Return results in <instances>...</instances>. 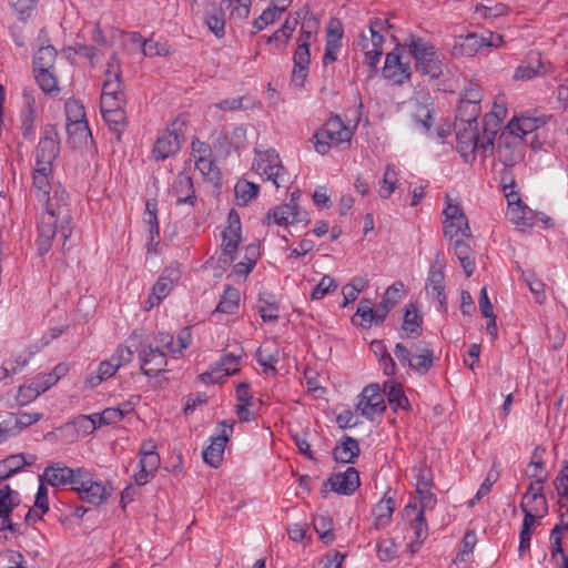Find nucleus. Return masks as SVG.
Wrapping results in <instances>:
<instances>
[{
    "mask_svg": "<svg viewBox=\"0 0 568 568\" xmlns=\"http://www.w3.org/2000/svg\"><path fill=\"white\" fill-rule=\"evenodd\" d=\"M506 115L505 98L498 97L494 102L491 111L483 118L481 126L476 121L469 132L467 129H464V162H473L477 154L486 159L493 153L498 125Z\"/></svg>",
    "mask_w": 568,
    "mask_h": 568,
    "instance_id": "f257e3e1",
    "label": "nucleus"
},
{
    "mask_svg": "<svg viewBox=\"0 0 568 568\" xmlns=\"http://www.w3.org/2000/svg\"><path fill=\"white\" fill-rule=\"evenodd\" d=\"M408 55L416 62V71L432 80L438 79L443 72L442 61L437 55L435 47L427 40L419 37H410L406 41Z\"/></svg>",
    "mask_w": 568,
    "mask_h": 568,
    "instance_id": "f03ea898",
    "label": "nucleus"
},
{
    "mask_svg": "<svg viewBox=\"0 0 568 568\" xmlns=\"http://www.w3.org/2000/svg\"><path fill=\"white\" fill-rule=\"evenodd\" d=\"M125 93L122 81V70L115 53L112 54L104 72L100 106L115 108L124 106Z\"/></svg>",
    "mask_w": 568,
    "mask_h": 568,
    "instance_id": "7ed1b4c3",
    "label": "nucleus"
},
{
    "mask_svg": "<svg viewBox=\"0 0 568 568\" xmlns=\"http://www.w3.org/2000/svg\"><path fill=\"white\" fill-rule=\"evenodd\" d=\"M255 159L252 169L261 176H265L277 189L290 182V174L283 166L278 153L274 149L260 150L255 148Z\"/></svg>",
    "mask_w": 568,
    "mask_h": 568,
    "instance_id": "20e7f679",
    "label": "nucleus"
},
{
    "mask_svg": "<svg viewBox=\"0 0 568 568\" xmlns=\"http://www.w3.org/2000/svg\"><path fill=\"white\" fill-rule=\"evenodd\" d=\"M186 124L185 121L176 118L162 130L154 142L152 149V158L155 161H164L170 156L175 155L184 141Z\"/></svg>",
    "mask_w": 568,
    "mask_h": 568,
    "instance_id": "39448f33",
    "label": "nucleus"
},
{
    "mask_svg": "<svg viewBox=\"0 0 568 568\" xmlns=\"http://www.w3.org/2000/svg\"><path fill=\"white\" fill-rule=\"evenodd\" d=\"M352 131L344 124L339 116L329 118L314 135V148L317 153L324 155L332 146L349 142Z\"/></svg>",
    "mask_w": 568,
    "mask_h": 568,
    "instance_id": "423d86ee",
    "label": "nucleus"
},
{
    "mask_svg": "<svg viewBox=\"0 0 568 568\" xmlns=\"http://www.w3.org/2000/svg\"><path fill=\"white\" fill-rule=\"evenodd\" d=\"M406 42L396 45L385 57L383 77L394 85H403L410 80L412 67Z\"/></svg>",
    "mask_w": 568,
    "mask_h": 568,
    "instance_id": "0eeeda50",
    "label": "nucleus"
},
{
    "mask_svg": "<svg viewBox=\"0 0 568 568\" xmlns=\"http://www.w3.org/2000/svg\"><path fill=\"white\" fill-rule=\"evenodd\" d=\"M314 31L306 29L305 24L302 26L297 39V48L293 55V71L291 82L296 88H302L308 74V65L311 62L310 45L313 39Z\"/></svg>",
    "mask_w": 568,
    "mask_h": 568,
    "instance_id": "6e6552de",
    "label": "nucleus"
},
{
    "mask_svg": "<svg viewBox=\"0 0 568 568\" xmlns=\"http://www.w3.org/2000/svg\"><path fill=\"white\" fill-rule=\"evenodd\" d=\"M394 353L400 364H407L419 374H426L435 359L434 351L427 345L416 346L410 353L402 343H397Z\"/></svg>",
    "mask_w": 568,
    "mask_h": 568,
    "instance_id": "1a4fd4ad",
    "label": "nucleus"
},
{
    "mask_svg": "<svg viewBox=\"0 0 568 568\" xmlns=\"http://www.w3.org/2000/svg\"><path fill=\"white\" fill-rule=\"evenodd\" d=\"M443 231L445 239L454 246L456 256L462 261L459 247L462 245V209L454 204L449 194L446 195V206L443 210Z\"/></svg>",
    "mask_w": 568,
    "mask_h": 568,
    "instance_id": "9d476101",
    "label": "nucleus"
},
{
    "mask_svg": "<svg viewBox=\"0 0 568 568\" xmlns=\"http://www.w3.org/2000/svg\"><path fill=\"white\" fill-rule=\"evenodd\" d=\"M60 151L59 133L54 125L45 126L36 148V165L53 169V162Z\"/></svg>",
    "mask_w": 568,
    "mask_h": 568,
    "instance_id": "9b49d317",
    "label": "nucleus"
},
{
    "mask_svg": "<svg viewBox=\"0 0 568 568\" xmlns=\"http://www.w3.org/2000/svg\"><path fill=\"white\" fill-rule=\"evenodd\" d=\"M72 489L79 495V497L92 505H100L108 499L109 493L104 485L100 481L92 479V476L83 468L81 476L75 480V486Z\"/></svg>",
    "mask_w": 568,
    "mask_h": 568,
    "instance_id": "f8f14e48",
    "label": "nucleus"
},
{
    "mask_svg": "<svg viewBox=\"0 0 568 568\" xmlns=\"http://www.w3.org/2000/svg\"><path fill=\"white\" fill-rule=\"evenodd\" d=\"M138 356L140 359L141 372L149 376H158L165 371L168 365L166 354L160 348V346H153L151 344H142Z\"/></svg>",
    "mask_w": 568,
    "mask_h": 568,
    "instance_id": "ddd939ff",
    "label": "nucleus"
},
{
    "mask_svg": "<svg viewBox=\"0 0 568 568\" xmlns=\"http://www.w3.org/2000/svg\"><path fill=\"white\" fill-rule=\"evenodd\" d=\"M386 409L384 393L378 384H369L362 390L356 410L362 416L373 419L375 415L382 414Z\"/></svg>",
    "mask_w": 568,
    "mask_h": 568,
    "instance_id": "4468645a",
    "label": "nucleus"
},
{
    "mask_svg": "<svg viewBox=\"0 0 568 568\" xmlns=\"http://www.w3.org/2000/svg\"><path fill=\"white\" fill-rule=\"evenodd\" d=\"M555 71L550 61L541 58L540 53H530L526 60L515 70L513 79L515 81H529L536 77H544Z\"/></svg>",
    "mask_w": 568,
    "mask_h": 568,
    "instance_id": "2eb2a0df",
    "label": "nucleus"
},
{
    "mask_svg": "<svg viewBox=\"0 0 568 568\" xmlns=\"http://www.w3.org/2000/svg\"><path fill=\"white\" fill-rule=\"evenodd\" d=\"M82 468L72 469L62 463H51L48 465L42 475L39 476V481L48 484L52 487L65 486L68 484L75 486V480L81 476Z\"/></svg>",
    "mask_w": 568,
    "mask_h": 568,
    "instance_id": "dca6fc26",
    "label": "nucleus"
},
{
    "mask_svg": "<svg viewBox=\"0 0 568 568\" xmlns=\"http://www.w3.org/2000/svg\"><path fill=\"white\" fill-rule=\"evenodd\" d=\"M361 485L359 474L354 467H348L344 473L333 474L323 485L321 490L323 497L328 494L327 486L331 490L341 495H352Z\"/></svg>",
    "mask_w": 568,
    "mask_h": 568,
    "instance_id": "f3484780",
    "label": "nucleus"
},
{
    "mask_svg": "<svg viewBox=\"0 0 568 568\" xmlns=\"http://www.w3.org/2000/svg\"><path fill=\"white\" fill-rule=\"evenodd\" d=\"M503 36L485 30L481 33L464 34V55L474 57L485 48H498L503 44Z\"/></svg>",
    "mask_w": 568,
    "mask_h": 568,
    "instance_id": "a211bd4d",
    "label": "nucleus"
},
{
    "mask_svg": "<svg viewBox=\"0 0 568 568\" xmlns=\"http://www.w3.org/2000/svg\"><path fill=\"white\" fill-rule=\"evenodd\" d=\"M37 120V99L33 90L24 89L22 92V109L20 114V130L24 139L34 136Z\"/></svg>",
    "mask_w": 568,
    "mask_h": 568,
    "instance_id": "6ab92c4d",
    "label": "nucleus"
},
{
    "mask_svg": "<svg viewBox=\"0 0 568 568\" xmlns=\"http://www.w3.org/2000/svg\"><path fill=\"white\" fill-rule=\"evenodd\" d=\"M481 89L477 82H469V85L464 88V123H467L468 131L473 129L476 120L481 114Z\"/></svg>",
    "mask_w": 568,
    "mask_h": 568,
    "instance_id": "aec40b11",
    "label": "nucleus"
},
{
    "mask_svg": "<svg viewBox=\"0 0 568 568\" xmlns=\"http://www.w3.org/2000/svg\"><path fill=\"white\" fill-rule=\"evenodd\" d=\"M221 429L216 436L211 437V444L203 450V460L211 467H219L224 455L225 446L229 440V432H232V424L220 423Z\"/></svg>",
    "mask_w": 568,
    "mask_h": 568,
    "instance_id": "412c9836",
    "label": "nucleus"
},
{
    "mask_svg": "<svg viewBox=\"0 0 568 568\" xmlns=\"http://www.w3.org/2000/svg\"><path fill=\"white\" fill-rule=\"evenodd\" d=\"M240 355L233 353L225 354L221 357L209 372L201 375V379L205 384L220 383L224 377L233 375L240 369Z\"/></svg>",
    "mask_w": 568,
    "mask_h": 568,
    "instance_id": "4be33fe9",
    "label": "nucleus"
},
{
    "mask_svg": "<svg viewBox=\"0 0 568 568\" xmlns=\"http://www.w3.org/2000/svg\"><path fill=\"white\" fill-rule=\"evenodd\" d=\"M57 233V217L53 210H45L38 224L37 251L42 256L49 252Z\"/></svg>",
    "mask_w": 568,
    "mask_h": 568,
    "instance_id": "5701e85b",
    "label": "nucleus"
},
{
    "mask_svg": "<svg viewBox=\"0 0 568 568\" xmlns=\"http://www.w3.org/2000/svg\"><path fill=\"white\" fill-rule=\"evenodd\" d=\"M53 169L48 166L34 165L32 174V186L36 193V197L39 202L43 203L45 210H53L54 205L51 203L50 192L51 183L50 178L52 176Z\"/></svg>",
    "mask_w": 568,
    "mask_h": 568,
    "instance_id": "b1692460",
    "label": "nucleus"
},
{
    "mask_svg": "<svg viewBox=\"0 0 568 568\" xmlns=\"http://www.w3.org/2000/svg\"><path fill=\"white\" fill-rule=\"evenodd\" d=\"M444 280L443 266L439 261L436 260L429 266L425 290L432 300L438 302L440 308L446 305Z\"/></svg>",
    "mask_w": 568,
    "mask_h": 568,
    "instance_id": "393cba45",
    "label": "nucleus"
},
{
    "mask_svg": "<svg viewBox=\"0 0 568 568\" xmlns=\"http://www.w3.org/2000/svg\"><path fill=\"white\" fill-rule=\"evenodd\" d=\"M20 504V495L11 489L9 485H0V518L2 520V529L11 531L17 530V525L12 523L10 515Z\"/></svg>",
    "mask_w": 568,
    "mask_h": 568,
    "instance_id": "a878e982",
    "label": "nucleus"
},
{
    "mask_svg": "<svg viewBox=\"0 0 568 568\" xmlns=\"http://www.w3.org/2000/svg\"><path fill=\"white\" fill-rule=\"evenodd\" d=\"M170 193L175 197V204H190L191 206L195 205L196 195L193 186V181L190 175L186 173H179L175 180L172 183L170 189Z\"/></svg>",
    "mask_w": 568,
    "mask_h": 568,
    "instance_id": "bb28decb",
    "label": "nucleus"
},
{
    "mask_svg": "<svg viewBox=\"0 0 568 568\" xmlns=\"http://www.w3.org/2000/svg\"><path fill=\"white\" fill-rule=\"evenodd\" d=\"M297 204H295L293 201L276 205L267 211L263 220V223L266 224L267 226L272 224L278 226L294 224L297 222Z\"/></svg>",
    "mask_w": 568,
    "mask_h": 568,
    "instance_id": "cd10ccee",
    "label": "nucleus"
},
{
    "mask_svg": "<svg viewBox=\"0 0 568 568\" xmlns=\"http://www.w3.org/2000/svg\"><path fill=\"white\" fill-rule=\"evenodd\" d=\"M404 516L409 519V526L415 536V540L410 542V548L415 551V547L420 546L428 536L425 516L423 515V510H417L416 504L407 505L404 508Z\"/></svg>",
    "mask_w": 568,
    "mask_h": 568,
    "instance_id": "c85d7f7f",
    "label": "nucleus"
},
{
    "mask_svg": "<svg viewBox=\"0 0 568 568\" xmlns=\"http://www.w3.org/2000/svg\"><path fill=\"white\" fill-rule=\"evenodd\" d=\"M143 222L149 227L150 241L146 244L149 253H155V247L160 243V226L158 220V201L149 199L145 202V210L143 212Z\"/></svg>",
    "mask_w": 568,
    "mask_h": 568,
    "instance_id": "c756f323",
    "label": "nucleus"
},
{
    "mask_svg": "<svg viewBox=\"0 0 568 568\" xmlns=\"http://www.w3.org/2000/svg\"><path fill=\"white\" fill-rule=\"evenodd\" d=\"M34 454L11 455L0 460V481L8 479L19 473L24 466H31L36 463Z\"/></svg>",
    "mask_w": 568,
    "mask_h": 568,
    "instance_id": "7c9ffc66",
    "label": "nucleus"
},
{
    "mask_svg": "<svg viewBox=\"0 0 568 568\" xmlns=\"http://www.w3.org/2000/svg\"><path fill=\"white\" fill-rule=\"evenodd\" d=\"M545 123L546 122L542 118L520 115L518 118H513L508 122L507 130L515 136L524 138L525 135L544 126Z\"/></svg>",
    "mask_w": 568,
    "mask_h": 568,
    "instance_id": "2f4dec72",
    "label": "nucleus"
},
{
    "mask_svg": "<svg viewBox=\"0 0 568 568\" xmlns=\"http://www.w3.org/2000/svg\"><path fill=\"white\" fill-rule=\"evenodd\" d=\"M423 315L420 314L417 306L413 303L405 307V314L403 318V336L406 338H417L422 335L423 328Z\"/></svg>",
    "mask_w": 568,
    "mask_h": 568,
    "instance_id": "473e14b6",
    "label": "nucleus"
},
{
    "mask_svg": "<svg viewBox=\"0 0 568 568\" xmlns=\"http://www.w3.org/2000/svg\"><path fill=\"white\" fill-rule=\"evenodd\" d=\"M160 346L166 349L172 355L182 353L191 343V331L185 327L176 337V339L169 333H160L155 337Z\"/></svg>",
    "mask_w": 568,
    "mask_h": 568,
    "instance_id": "72a5a7b5",
    "label": "nucleus"
},
{
    "mask_svg": "<svg viewBox=\"0 0 568 568\" xmlns=\"http://www.w3.org/2000/svg\"><path fill=\"white\" fill-rule=\"evenodd\" d=\"M359 452L358 442L351 436H344L333 449V457L337 463L354 464Z\"/></svg>",
    "mask_w": 568,
    "mask_h": 568,
    "instance_id": "f704fd0d",
    "label": "nucleus"
},
{
    "mask_svg": "<svg viewBox=\"0 0 568 568\" xmlns=\"http://www.w3.org/2000/svg\"><path fill=\"white\" fill-rule=\"evenodd\" d=\"M241 242V231L225 229L222 233L221 256L219 263L230 264Z\"/></svg>",
    "mask_w": 568,
    "mask_h": 568,
    "instance_id": "c9c22d12",
    "label": "nucleus"
},
{
    "mask_svg": "<svg viewBox=\"0 0 568 568\" xmlns=\"http://www.w3.org/2000/svg\"><path fill=\"white\" fill-rule=\"evenodd\" d=\"M102 116L110 130L115 134L118 141L125 128V112L123 106L103 108L101 106Z\"/></svg>",
    "mask_w": 568,
    "mask_h": 568,
    "instance_id": "e433bc0d",
    "label": "nucleus"
},
{
    "mask_svg": "<svg viewBox=\"0 0 568 568\" xmlns=\"http://www.w3.org/2000/svg\"><path fill=\"white\" fill-rule=\"evenodd\" d=\"M160 466V456L158 454H145L140 457L139 471L134 474V480L139 486L149 481Z\"/></svg>",
    "mask_w": 568,
    "mask_h": 568,
    "instance_id": "4c0bfd02",
    "label": "nucleus"
},
{
    "mask_svg": "<svg viewBox=\"0 0 568 568\" xmlns=\"http://www.w3.org/2000/svg\"><path fill=\"white\" fill-rule=\"evenodd\" d=\"M395 510L393 497L385 495L373 508V516L376 528L385 527L389 524Z\"/></svg>",
    "mask_w": 568,
    "mask_h": 568,
    "instance_id": "58836bf2",
    "label": "nucleus"
},
{
    "mask_svg": "<svg viewBox=\"0 0 568 568\" xmlns=\"http://www.w3.org/2000/svg\"><path fill=\"white\" fill-rule=\"evenodd\" d=\"M173 280L168 276H161L152 288V293L145 302L144 310L149 311L158 306L171 292Z\"/></svg>",
    "mask_w": 568,
    "mask_h": 568,
    "instance_id": "ea45409f",
    "label": "nucleus"
},
{
    "mask_svg": "<svg viewBox=\"0 0 568 568\" xmlns=\"http://www.w3.org/2000/svg\"><path fill=\"white\" fill-rule=\"evenodd\" d=\"M509 221L515 224L519 230L525 231L535 224V213L525 203L519 207H513L507 211Z\"/></svg>",
    "mask_w": 568,
    "mask_h": 568,
    "instance_id": "a19ab883",
    "label": "nucleus"
},
{
    "mask_svg": "<svg viewBox=\"0 0 568 568\" xmlns=\"http://www.w3.org/2000/svg\"><path fill=\"white\" fill-rule=\"evenodd\" d=\"M252 0H222L221 7L229 11L231 21L237 22L248 18Z\"/></svg>",
    "mask_w": 568,
    "mask_h": 568,
    "instance_id": "79ce46f5",
    "label": "nucleus"
},
{
    "mask_svg": "<svg viewBox=\"0 0 568 568\" xmlns=\"http://www.w3.org/2000/svg\"><path fill=\"white\" fill-rule=\"evenodd\" d=\"M49 511L48 489L45 484L40 483L36 495L33 507L29 509L26 519L40 520Z\"/></svg>",
    "mask_w": 568,
    "mask_h": 568,
    "instance_id": "37998d69",
    "label": "nucleus"
},
{
    "mask_svg": "<svg viewBox=\"0 0 568 568\" xmlns=\"http://www.w3.org/2000/svg\"><path fill=\"white\" fill-rule=\"evenodd\" d=\"M57 57L58 52L52 45L41 47L33 58L34 72L53 70Z\"/></svg>",
    "mask_w": 568,
    "mask_h": 568,
    "instance_id": "c03bdc74",
    "label": "nucleus"
},
{
    "mask_svg": "<svg viewBox=\"0 0 568 568\" xmlns=\"http://www.w3.org/2000/svg\"><path fill=\"white\" fill-rule=\"evenodd\" d=\"M387 394L388 403L393 407L394 410L407 409L409 406L408 399L404 394L400 385L394 383L393 381H387L384 383V392Z\"/></svg>",
    "mask_w": 568,
    "mask_h": 568,
    "instance_id": "a18cd8bd",
    "label": "nucleus"
},
{
    "mask_svg": "<svg viewBox=\"0 0 568 568\" xmlns=\"http://www.w3.org/2000/svg\"><path fill=\"white\" fill-rule=\"evenodd\" d=\"M240 292L237 288L226 286L224 293L215 308L217 313L235 314L239 310Z\"/></svg>",
    "mask_w": 568,
    "mask_h": 568,
    "instance_id": "49530a36",
    "label": "nucleus"
},
{
    "mask_svg": "<svg viewBox=\"0 0 568 568\" xmlns=\"http://www.w3.org/2000/svg\"><path fill=\"white\" fill-rule=\"evenodd\" d=\"M236 203L239 205H247L258 195L260 186L246 180H240L234 187Z\"/></svg>",
    "mask_w": 568,
    "mask_h": 568,
    "instance_id": "de8ad7c7",
    "label": "nucleus"
},
{
    "mask_svg": "<svg viewBox=\"0 0 568 568\" xmlns=\"http://www.w3.org/2000/svg\"><path fill=\"white\" fill-rule=\"evenodd\" d=\"M36 81L43 93L49 95H58L60 88L54 69L48 71L34 72Z\"/></svg>",
    "mask_w": 568,
    "mask_h": 568,
    "instance_id": "09e8293b",
    "label": "nucleus"
},
{
    "mask_svg": "<svg viewBox=\"0 0 568 568\" xmlns=\"http://www.w3.org/2000/svg\"><path fill=\"white\" fill-rule=\"evenodd\" d=\"M116 372L118 368L110 358L102 361L98 366L97 373L88 376L85 384L90 388L97 387L101 382L112 377Z\"/></svg>",
    "mask_w": 568,
    "mask_h": 568,
    "instance_id": "8fccbe9b",
    "label": "nucleus"
},
{
    "mask_svg": "<svg viewBox=\"0 0 568 568\" xmlns=\"http://www.w3.org/2000/svg\"><path fill=\"white\" fill-rule=\"evenodd\" d=\"M206 26L217 37L222 38L225 33V13L222 7H213L206 14Z\"/></svg>",
    "mask_w": 568,
    "mask_h": 568,
    "instance_id": "3c124183",
    "label": "nucleus"
},
{
    "mask_svg": "<svg viewBox=\"0 0 568 568\" xmlns=\"http://www.w3.org/2000/svg\"><path fill=\"white\" fill-rule=\"evenodd\" d=\"M397 184L398 173L396 171V168L393 164H387L383 175L382 186L378 190L379 196L382 199H388L396 190Z\"/></svg>",
    "mask_w": 568,
    "mask_h": 568,
    "instance_id": "603ef678",
    "label": "nucleus"
},
{
    "mask_svg": "<svg viewBox=\"0 0 568 568\" xmlns=\"http://www.w3.org/2000/svg\"><path fill=\"white\" fill-rule=\"evenodd\" d=\"M132 37L134 41L141 42L142 52L146 57H163L170 53V48L164 43H160L153 39L142 41V37L138 33H133Z\"/></svg>",
    "mask_w": 568,
    "mask_h": 568,
    "instance_id": "864d4df0",
    "label": "nucleus"
},
{
    "mask_svg": "<svg viewBox=\"0 0 568 568\" xmlns=\"http://www.w3.org/2000/svg\"><path fill=\"white\" fill-rule=\"evenodd\" d=\"M501 184L504 196L506 197L508 204L507 211H511L513 207H519V205L524 204V202L520 199L519 192L515 190L516 182L511 176H508V174H504L501 176Z\"/></svg>",
    "mask_w": 568,
    "mask_h": 568,
    "instance_id": "5fc2aeb1",
    "label": "nucleus"
},
{
    "mask_svg": "<svg viewBox=\"0 0 568 568\" xmlns=\"http://www.w3.org/2000/svg\"><path fill=\"white\" fill-rule=\"evenodd\" d=\"M314 529L324 544L328 545L334 540L333 520L328 516H316L314 519Z\"/></svg>",
    "mask_w": 568,
    "mask_h": 568,
    "instance_id": "6e6d98bb",
    "label": "nucleus"
},
{
    "mask_svg": "<svg viewBox=\"0 0 568 568\" xmlns=\"http://www.w3.org/2000/svg\"><path fill=\"white\" fill-rule=\"evenodd\" d=\"M509 12L508 6L504 3H496L493 7H487L481 3H477L474 8V20L478 18L488 19L506 16Z\"/></svg>",
    "mask_w": 568,
    "mask_h": 568,
    "instance_id": "4d7b16f0",
    "label": "nucleus"
},
{
    "mask_svg": "<svg viewBox=\"0 0 568 568\" xmlns=\"http://www.w3.org/2000/svg\"><path fill=\"white\" fill-rule=\"evenodd\" d=\"M194 164L205 180L211 182H216L220 180V170L215 164L213 154L194 162Z\"/></svg>",
    "mask_w": 568,
    "mask_h": 568,
    "instance_id": "13d9d810",
    "label": "nucleus"
},
{
    "mask_svg": "<svg viewBox=\"0 0 568 568\" xmlns=\"http://www.w3.org/2000/svg\"><path fill=\"white\" fill-rule=\"evenodd\" d=\"M67 132L73 143L85 142L91 134L87 121L67 123Z\"/></svg>",
    "mask_w": 568,
    "mask_h": 568,
    "instance_id": "bf43d9fd",
    "label": "nucleus"
},
{
    "mask_svg": "<svg viewBox=\"0 0 568 568\" xmlns=\"http://www.w3.org/2000/svg\"><path fill=\"white\" fill-rule=\"evenodd\" d=\"M42 417L41 413H19L12 414L8 417L10 423H12V427L17 428V435L22 432V429L36 424Z\"/></svg>",
    "mask_w": 568,
    "mask_h": 568,
    "instance_id": "052dcab7",
    "label": "nucleus"
},
{
    "mask_svg": "<svg viewBox=\"0 0 568 568\" xmlns=\"http://www.w3.org/2000/svg\"><path fill=\"white\" fill-rule=\"evenodd\" d=\"M523 276L530 292L532 293L535 301L538 304H542L546 300L545 284L538 280L532 272H523Z\"/></svg>",
    "mask_w": 568,
    "mask_h": 568,
    "instance_id": "680f3d73",
    "label": "nucleus"
},
{
    "mask_svg": "<svg viewBox=\"0 0 568 568\" xmlns=\"http://www.w3.org/2000/svg\"><path fill=\"white\" fill-rule=\"evenodd\" d=\"M528 501L529 509L536 514H540L539 518L547 514V500L542 493L525 494L520 503Z\"/></svg>",
    "mask_w": 568,
    "mask_h": 568,
    "instance_id": "e2e57ef3",
    "label": "nucleus"
},
{
    "mask_svg": "<svg viewBox=\"0 0 568 568\" xmlns=\"http://www.w3.org/2000/svg\"><path fill=\"white\" fill-rule=\"evenodd\" d=\"M65 115L67 123L87 121L84 106L75 99H68L65 101Z\"/></svg>",
    "mask_w": 568,
    "mask_h": 568,
    "instance_id": "0e129e2a",
    "label": "nucleus"
},
{
    "mask_svg": "<svg viewBox=\"0 0 568 568\" xmlns=\"http://www.w3.org/2000/svg\"><path fill=\"white\" fill-rule=\"evenodd\" d=\"M337 288L335 280L329 275H324L320 283L312 290V300H322L324 296Z\"/></svg>",
    "mask_w": 568,
    "mask_h": 568,
    "instance_id": "69168bd1",
    "label": "nucleus"
},
{
    "mask_svg": "<svg viewBox=\"0 0 568 568\" xmlns=\"http://www.w3.org/2000/svg\"><path fill=\"white\" fill-rule=\"evenodd\" d=\"M282 12H280L276 8L268 7L266 8L262 14L253 21V28L256 32L262 31L265 29L268 24L273 23Z\"/></svg>",
    "mask_w": 568,
    "mask_h": 568,
    "instance_id": "338daca9",
    "label": "nucleus"
},
{
    "mask_svg": "<svg viewBox=\"0 0 568 568\" xmlns=\"http://www.w3.org/2000/svg\"><path fill=\"white\" fill-rule=\"evenodd\" d=\"M555 488L559 495V504L562 507L564 499H568V463L562 466L559 475L554 481Z\"/></svg>",
    "mask_w": 568,
    "mask_h": 568,
    "instance_id": "774afa93",
    "label": "nucleus"
}]
</instances>
